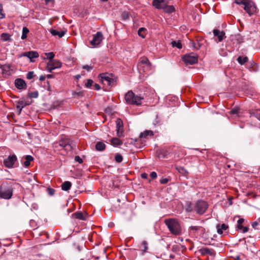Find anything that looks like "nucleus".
<instances>
[{
  "instance_id": "1",
  "label": "nucleus",
  "mask_w": 260,
  "mask_h": 260,
  "mask_svg": "<svg viewBox=\"0 0 260 260\" xmlns=\"http://www.w3.org/2000/svg\"><path fill=\"white\" fill-rule=\"evenodd\" d=\"M75 145L72 140L69 138H63L58 143L53 144V148L55 151L64 150L66 152L71 151Z\"/></svg>"
},
{
  "instance_id": "2",
  "label": "nucleus",
  "mask_w": 260,
  "mask_h": 260,
  "mask_svg": "<svg viewBox=\"0 0 260 260\" xmlns=\"http://www.w3.org/2000/svg\"><path fill=\"white\" fill-rule=\"evenodd\" d=\"M143 98L135 94L132 90H129L125 94L124 100L129 105H140Z\"/></svg>"
},
{
  "instance_id": "3",
  "label": "nucleus",
  "mask_w": 260,
  "mask_h": 260,
  "mask_svg": "<svg viewBox=\"0 0 260 260\" xmlns=\"http://www.w3.org/2000/svg\"><path fill=\"white\" fill-rule=\"evenodd\" d=\"M165 222L172 234L179 235L181 233L180 225L177 220L169 219L165 220Z\"/></svg>"
},
{
  "instance_id": "4",
  "label": "nucleus",
  "mask_w": 260,
  "mask_h": 260,
  "mask_svg": "<svg viewBox=\"0 0 260 260\" xmlns=\"http://www.w3.org/2000/svg\"><path fill=\"white\" fill-rule=\"evenodd\" d=\"M137 66L140 72L149 73L152 70L151 62L145 56L139 58Z\"/></svg>"
},
{
  "instance_id": "5",
  "label": "nucleus",
  "mask_w": 260,
  "mask_h": 260,
  "mask_svg": "<svg viewBox=\"0 0 260 260\" xmlns=\"http://www.w3.org/2000/svg\"><path fill=\"white\" fill-rule=\"evenodd\" d=\"M13 190L11 185L7 183L3 182L0 186V198L6 200L11 198Z\"/></svg>"
},
{
  "instance_id": "6",
  "label": "nucleus",
  "mask_w": 260,
  "mask_h": 260,
  "mask_svg": "<svg viewBox=\"0 0 260 260\" xmlns=\"http://www.w3.org/2000/svg\"><path fill=\"white\" fill-rule=\"evenodd\" d=\"M102 84L107 86H111L116 82L115 79L111 74L103 73L100 75Z\"/></svg>"
},
{
  "instance_id": "7",
  "label": "nucleus",
  "mask_w": 260,
  "mask_h": 260,
  "mask_svg": "<svg viewBox=\"0 0 260 260\" xmlns=\"http://www.w3.org/2000/svg\"><path fill=\"white\" fill-rule=\"evenodd\" d=\"M208 207V203L203 200H198L194 206V211L199 215L203 214Z\"/></svg>"
},
{
  "instance_id": "8",
  "label": "nucleus",
  "mask_w": 260,
  "mask_h": 260,
  "mask_svg": "<svg viewBox=\"0 0 260 260\" xmlns=\"http://www.w3.org/2000/svg\"><path fill=\"white\" fill-rule=\"evenodd\" d=\"M61 62L57 59L49 60L47 63L46 70L48 72L51 73L52 70L60 68L61 67Z\"/></svg>"
},
{
  "instance_id": "9",
  "label": "nucleus",
  "mask_w": 260,
  "mask_h": 260,
  "mask_svg": "<svg viewBox=\"0 0 260 260\" xmlns=\"http://www.w3.org/2000/svg\"><path fill=\"white\" fill-rule=\"evenodd\" d=\"M92 37L90 44L94 47L98 46L104 39L103 34L101 31H98L95 34L93 35Z\"/></svg>"
},
{
  "instance_id": "10",
  "label": "nucleus",
  "mask_w": 260,
  "mask_h": 260,
  "mask_svg": "<svg viewBox=\"0 0 260 260\" xmlns=\"http://www.w3.org/2000/svg\"><path fill=\"white\" fill-rule=\"evenodd\" d=\"M244 9L249 16L254 14L256 11V7L251 0H250L244 7Z\"/></svg>"
},
{
  "instance_id": "11",
  "label": "nucleus",
  "mask_w": 260,
  "mask_h": 260,
  "mask_svg": "<svg viewBox=\"0 0 260 260\" xmlns=\"http://www.w3.org/2000/svg\"><path fill=\"white\" fill-rule=\"evenodd\" d=\"M16 160L17 157L15 155H10L4 159V164L7 168H10L13 166Z\"/></svg>"
},
{
  "instance_id": "12",
  "label": "nucleus",
  "mask_w": 260,
  "mask_h": 260,
  "mask_svg": "<svg viewBox=\"0 0 260 260\" xmlns=\"http://www.w3.org/2000/svg\"><path fill=\"white\" fill-rule=\"evenodd\" d=\"M117 136L120 138L123 137V122L121 119L118 118L116 121Z\"/></svg>"
},
{
  "instance_id": "13",
  "label": "nucleus",
  "mask_w": 260,
  "mask_h": 260,
  "mask_svg": "<svg viewBox=\"0 0 260 260\" xmlns=\"http://www.w3.org/2000/svg\"><path fill=\"white\" fill-rule=\"evenodd\" d=\"M39 56V53L37 52L32 51L24 52L20 55V57L25 56L28 57L31 62H34V58H38Z\"/></svg>"
},
{
  "instance_id": "14",
  "label": "nucleus",
  "mask_w": 260,
  "mask_h": 260,
  "mask_svg": "<svg viewBox=\"0 0 260 260\" xmlns=\"http://www.w3.org/2000/svg\"><path fill=\"white\" fill-rule=\"evenodd\" d=\"M183 60L186 64H193L198 62V58L191 55H185Z\"/></svg>"
},
{
  "instance_id": "15",
  "label": "nucleus",
  "mask_w": 260,
  "mask_h": 260,
  "mask_svg": "<svg viewBox=\"0 0 260 260\" xmlns=\"http://www.w3.org/2000/svg\"><path fill=\"white\" fill-rule=\"evenodd\" d=\"M154 136V133L151 130H145L143 132L140 133L139 136V139L142 141L148 139L149 137H153Z\"/></svg>"
},
{
  "instance_id": "16",
  "label": "nucleus",
  "mask_w": 260,
  "mask_h": 260,
  "mask_svg": "<svg viewBox=\"0 0 260 260\" xmlns=\"http://www.w3.org/2000/svg\"><path fill=\"white\" fill-rule=\"evenodd\" d=\"M166 3V0H153L152 1L153 6L157 9H163Z\"/></svg>"
},
{
  "instance_id": "17",
  "label": "nucleus",
  "mask_w": 260,
  "mask_h": 260,
  "mask_svg": "<svg viewBox=\"0 0 260 260\" xmlns=\"http://www.w3.org/2000/svg\"><path fill=\"white\" fill-rule=\"evenodd\" d=\"M15 85L16 87L19 89H24L26 87L25 81L21 79H16L15 80Z\"/></svg>"
},
{
  "instance_id": "18",
  "label": "nucleus",
  "mask_w": 260,
  "mask_h": 260,
  "mask_svg": "<svg viewBox=\"0 0 260 260\" xmlns=\"http://www.w3.org/2000/svg\"><path fill=\"white\" fill-rule=\"evenodd\" d=\"M214 36L217 37L218 42H221L224 38L225 33L223 31H220L218 29H214L213 31Z\"/></svg>"
},
{
  "instance_id": "19",
  "label": "nucleus",
  "mask_w": 260,
  "mask_h": 260,
  "mask_svg": "<svg viewBox=\"0 0 260 260\" xmlns=\"http://www.w3.org/2000/svg\"><path fill=\"white\" fill-rule=\"evenodd\" d=\"M49 31L52 36H57L59 38L62 37L66 34V31L61 30L60 31H59L57 30H55V29H54L52 28L50 29L49 30Z\"/></svg>"
},
{
  "instance_id": "20",
  "label": "nucleus",
  "mask_w": 260,
  "mask_h": 260,
  "mask_svg": "<svg viewBox=\"0 0 260 260\" xmlns=\"http://www.w3.org/2000/svg\"><path fill=\"white\" fill-rule=\"evenodd\" d=\"M122 143V141L117 138H113L110 140V144L114 147L120 146Z\"/></svg>"
},
{
  "instance_id": "21",
  "label": "nucleus",
  "mask_w": 260,
  "mask_h": 260,
  "mask_svg": "<svg viewBox=\"0 0 260 260\" xmlns=\"http://www.w3.org/2000/svg\"><path fill=\"white\" fill-rule=\"evenodd\" d=\"M164 11L166 13H171L174 12L175 11V9L173 6L168 5L167 3L165 6L164 7L163 9Z\"/></svg>"
},
{
  "instance_id": "22",
  "label": "nucleus",
  "mask_w": 260,
  "mask_h": 260,
  "mask_svg": "<svg viewBox=\"0 0 260 260\" xmlns=\"http://www.w3.org/2000/svg\"><path fill=\"white\" fill-rule=\"evenodd\" d=\"M228 225L224 224V223H223L222 224H218L217 225H216V229H217V233L219 234H222L223 233V231H225L226 230V229H228Z\"/></svg>"
},
{
  "instance_id": "23",
  "label": "nucleus",
  "mask_w": 260,
  "mask_h": 260,
  "mask_svg": "<svg viewBox=\"0 0 260 260\" xmlns=\"http://www.w3.org/2000/svg\"><path fill=\"white\" fill-rule=\"evenodd\" d=\"M72 186V183L70 181H65L61 185V188L63 190L67 191L69 190Z\"/></svg>"
},
{
  "instance_id": "24",
  "label": "nucleus",
  "mask_w": 260,
  "mask_h": 260,
  "mask_svg": "<svg viewBox=\"0 0 260 260\" xmlns=\"http://www.w3.org/2000/svg\"><path fill=\"white\" fill-rule=\"evenodd\" d=\"M25 161L24 162V166L26 167H28L30 166V161H32L34 160V158L31 155H26L25 156Z\"/></svg>"
},
{
  "instance_id": "25",
  "label": "nucleus",
  "mask_w": 260,
  "mask_h": 260,
  "mask_svg": "<svg viewBox=\"0 0 260 260\" xmlns=\"http://www.w3.org/2000/svg\"><path fill=\"white\" fill-rule=\"evenodd\" d=\"M250 117H255L260 120V109L252 111L249 113Z\"/></svg>"
},
{
  "instance_id": "26",
  "label": "nucleus",
  "mask_w": 260,
  "mask_h": 260,
  "mask_svg": "<svg viewBox=\"0 0 260 260\" xmlns=\"http://www.w3.org/2000/svg\"><path fill=\"white\" fill-rule=\"evenodd\" d=\"M105 148L106 145L103 142H99L95 145V149L97 151H103Z\"/></svg>"
},
{
  "instance_id": "27",
  "label": "nucleus",
  "mask_w": 260,
  "mask_h": 260,
  "mask_svg": "<svg viewBox=\"0 0 260 260\" xmlns=\"http://www.w3.org/2000/svg\"><path fill=\"white\" fill-rule=\"evenodd\" d=\"M73 215L76 218L81 220H85L86 217L85 214H83L81 212H77L74 213Z\"/></svg>"
},
{
  "instance_id": "28",
  "label": "nucleus",
  "mask_w": 260,
  "mask_h": 260,
  "mask_svg": "<svg viewBox=\"0 0 260 260\" xmlns=\"http://www.w3.org/2000/svg\"><path fill=\"white\" fill-rule=\"evenodd\" d=\"M169 154V152L168 151L162 149L160 150L159 152V153L158 154V157L159 158L161 157H165Z\"/></svg>"
},
{
  "instance_id": "29",
  "label": "nucleus",
  "mask_w": 260,
  "mask_h": 260,
  "mask_svg": "<svg viewBox=\"0 0 260 260\" xmlns=\"http://www.w3.org/2000/svg\"><path fill=\"white\" fill-rule=\"evenodd\" d=\"M237 60L239 63L243 64L247 62L248 58L247 57L239 56Z\"/></svg>"
},
{
  "instance_id": "30",
  "label": "nucleus",
  "mask_w": 260,
  "mask_h": 260,
  "mask_svg": "<svg viewBox=\"0 0 260 260\" xmlns=\"http://www.w3.org/2000/svg\"><path fill=\"white\" fill-rule=\"evenodd\" d=\"M29 30L26 27H23L22 29V35L21 36V39L22 40H24L27 37V34L28 33Z\"/></svg>"
},
{
  "instance_id": "31",
  "label": "nucleus",
  "mask_w": 260,
  "mask_h": 260,
  "mask_svg": "<svg viewBox=\"0 0 260 260\" xmlns=\"http://www.w3.org/2000/svg\"><path fill=\"white\" fill-rule=\"evenodd\" d=\"M171 44L173 47H176L178 49H181L182 47L181 42L179 41H173L172 42Z\"/></svg>"
},
{
  "instance_id": "32",
  "label": "nucleus",
  "mask_w": 260,
  "mask_h": 260,
  "mask_svg": "<svg viewBox=\"0 0 260 260\" xmlns=\"http://www.w3.org/2000/svg\"><path fill=\"white\" fill-rule=\"evenodd\" d=\"M177 170L181 174L186 175L188 174L187 171L183 167H178L176 168Z\"/></svg>"
},
{
  "instance_id": "33",
  "label": "nucleus",
  "mask_w": 260,
  "mask_h": 260,
  "mask_svg": "<svg viewBox=\"0 0 260 260\" xmlns=\"http://www.w3.org/2000/svg\"><path fill=\"white\" fill-rule=\"evenodd\" d=\"M250 0H235V3L237 5H243L244 7Z\"/></svg>"
},
{
  "instance_id": "34",
  "label": "nucleus",
  "mask_w": 260,
  "mask_h": 260,
  "mask_svg": "<svg viewBox=\"0 0 260 260\" xmlns=\"http://www.w3.org/2000/svg\"><path fill=\"white\" fill-rule=\"evenodd\" d=\"M186 210L187 212H191L194 210V207L193 208L190 202H188L187 203V206L186 208Z\"/></svg>"
},
{
  "instance_id": "35",
  "label": "nucleus",
  "mask_w": 260,
  "mask_h": 260,
  "mask_svg": "<svg viewBox=\"0 0 260 260\" xmlns=\"http://www.w3.org/2000/svg\"><path fill=\"white\" fill-rule=\"evenodd\" d=\"M115 161L119 163V162H121L122 161L123 157H122L121 155H120L119 154H117L115 155Z\"/></svg>"
},
{
  "instance_id": "36",
  "label": "nucleus",
  "mask_w": 260,
  "mask_h": 260,
  "mask_svg": "<svg viewBox=\"0 0 260 260\" xmlns=\"http://www.w3.org/2000/svg\"><path fill=\"white\" fill-rule=\"evenodd\" d=\"M1 38L3 41H6L10 39V36L7 34L3 33L1 35Z\"/></svg>"
},
{
  "instance_id": "37",
  "label": "nucleus",
  "mask_w": 260,
  "mask_h": 260,
  "mask_svg": "<svg viewBox=\"0 0 260 260\" xmlns=\"http://www.w3.org/2000/svg\"><path fill=\"white\" fill-rule=\"evenodd\" d=\"M244 220L243 218H240L237 221V228L239 229H242V224L243 223Z\"/></svg>"
},
{
  "instance_id": "38",
  "label": "nucleus",
  "mask_w": 260,
  "mask_h": 260,
  "mask_svg": "<svg viewBox=\"0 0 260 260\" xmlns=\"http://www.w3.org/2000/svg\"><path fill=\"white\" fill-rule=\"evenodd\" d=\"M142 251L144 252L147 251V250L148 249V247H147V242L146 241H143L142 243Z\"/></svg>"
},
{
  "instance_id": "39",
  "label": "nucleus",
  "mask_w": 260,
  "mask_h": 260,
  "mask_svg": "<svg viewBox=\"0 0 260 260\" xmlns=\"http://www.w3.org/2000/svg\"><path fill=\"white\" fill-rule=\"evenodd\" d=\"M45 54L47 56V58H49L50 60H53L52 59L54 57V54L53 52L45 53Z\"/></svg>"
},
{
  "instance_id": "40",
  "label": "nucleus",
  "mask_w": 260,
  "mask_h": 260,
  "mask_svg": "<svg viewBox=\"0 0 260 260\" xmlns=\"http://www.w3.org/2000/svg\"><path fill=\"white\" fill-rule=\"evenodd\" d=\"M45 2L46 4L49 5L50 7H52L54 6V0H45Z\"/></svg>"
},
{
  "instance_id": "41",
  "label": "nucleus",
  "mask_w": 260,
  "mask_h": 260,
  "mask_svg": "<svg viewBox=\"0 0 260 260\" xmlns=\"http://www.w3.org/2000/svg\"><path fill=\"white\" fill-rule=\"evenodd\" d=\"M34 76V73L32 71H29L27 73L26 78L27 79H31Z\"/></svg>"
},
{
  "instance_id": "42",
  "label": "nucleus",
  "mask_w": 260,
  "mask_h": 260,
  "mask_svg": "<svg viewBox=\"0 0 260 260\" xmlns=\"http://www.w3.org/2000/svg\"><path fill=\"white\" fill-rule=\"evenodd\" d=\"M29 96L31 98H36L38 96V92L29 93Z\"/></svg>"
},
{
  "instance_id": "43",
  "label": "nucleus",
  "mask_w": 260,
  "mask_h": 260,
  "mask_svg": "<svg viewBox=\"0 0 260 260\" xmlns=\"http://www.w3.org/2000/svg\"><path fill=\"white\" fill-rule=\"evenodd\" d=\"M92 83H93V81L91 79H88L87 81V82L85 83V86L86 87L89 88V87H91Z\"/></svg>"
},
{
  "instance_id": "44",
  "label": "nucleus",
  "mask_w": 260,
  "mask_h": 260,
  "mask_svg": "<svg viewBox=\"0 0 260 260\" xmlns=\"http://www.w3.org/2000/svg\"><path fill=\"white\" fill-rule=\"evenodd\" d=\"M169 179L167 178H162L160 180V183L162 184L167 183L169 182Z\"/></svg>"
},
{
  "instance_id": "45",
  "label": "nucleus",
  "mask_w": 260,
  "mask_h": 260,
  "mask_svg": "<svg viewBox=\"0 0 260 260\" xmlns=\"http://www.w3.org/2000/svg\"><path fill=\"white\" fill-rule=\"evenodd\" d=\"M47 191L49 195L53 196L54 194L55 190L51 188H48Z\"/></svg>"
},
{
  "instance_id": "46",
  "label": "nucleus",
  "mask_w": 260,
  "mask_h": 260,
  "mask_svg": "<svg viewBox=\"0 0 260 260\" xmlns=\"http://www.w3.org/2000/svg\"><path fill=\"white\" fill-rule=\"evenodd\" d=\"M82 68L87 70V71H90L93 69V67L88 65H85L83 66Z\"/></svg>"
},
{
  "instance_id": "47",
  "label": "nucleus",
  "mask_w": 260,
  "mask_h": 260,
  "mask_svg": "<svg viewBox=\"0 0 260 260\" xmlns=\"http://www.w3.org/2000/svg\"><path fill=\"white\" fill-rule=\"evenodd\" d=\"M203 251L205 252V253L209 254L210 255H212L213 254V251L212 250L205 248L203 249Z\"/></svg>"
},
{
  "instance_id": "48",
  "label": "nucleus",
  "mask_w": 260,
  "mask_h": 260,
  "mask_svg": "<svg viewBox=\"0 0 260 260\" xmlns=\"http://www.w3.org/2000/svg\"><path fill=\"white\" fill-rule=\"evenodd\" d=\"M75 160L76 161L79 162V164H81L83 162L82 158L79 156H76L75 157Z\"/></svg>"
},
{
  "instance_id": "49",
  "label": "nucleus",
  "mask_w": 260,
  "mask_h": 260,
  "mask_svg": "<svg viewBox=\"0 0 260 260\" xmlns=\"http://www.w3.org/2000/svg\"><path fill=\"white\" fill-rule=\"evenodd\" d=\"M4 17L5 15L3 13V6L0 4V19L3 18Z\"/></svg>"
},
{
  "instance_id": "50",
  "label": "nucleus",
  "mask_w": 260,
  "mask_h": 260,
  "mask_svg": "<svg viewBox=\"0 0 260 260\" xmlns=\"http://www.w3.org/2000/svg\"><path fill=\"white\" fill-rule=\"evenodd\" d=\"M201 227L198 226H191L189 228L190 231H198L199 230Z\"/></svg>"
},
{
  "instance_id": "51",
  "label": "nucleus",
  "mask_w": 260,
  "mask_h": 260,
  "mask_svg": "<svg viewBox=\"0 0 260 260\" xmlns=\"http://www.w3.org/2000/svg\"><path fill=\"white\" fill-rule=\"evenodd\" d=\"M151 179H155L157 177V174L155 172H152L150 174Z\"/></svg>"
},
{
  "instance_id": "52",
  "label": "nucleus",
  "mask_w": 260,
  "mask_h": 260,
  "mask_svg": "<svg viewBox=\"0 0 260 260\" xmlns=\"http://www.w3.org/2000/svg\"><path fill=\"white\" fill-rule=\"evenodd\" d=\"M144 30H145V28H142V27L139 28V29L138 30V35L140 36H141L142 38H144V36L142 34H141V32H142V31H144Z\"/></svg>"
},
{
  "instance_id": "53",
  "label": "nucleus",
  "mask_w": 260,
  "mask_h": 260,
  "mask_svg": "<svg viewBox=\"0 0 260 260\" xmlns=\"http://www.w3.org/2000/svg\"><path fill=\"white\" fill-rule=\"evenodd\" d=\"M259 224L258 221H254L252 223V226L254 229H256V227Z\"/></svg>"
},
{
  "instance_id": "54",
  "label": "nucleus",
  "mask_w": 260,
  "mask_h": 260,
  "mask_svg": "<svg viewBox=\"0 0 260 260\" xmlns=\"http://www.w3.org/2000/svg\"><path fill=\"white\" fill-rule=\"evenodd\" d=\"M93 86L96 90H100L101 89V86L99 84L95 83L93 85Z\"/></svg>"
},
{
  "instance_id": "55",
  "label": "nucleus",
  "mask_w": 260,
  "mask_h": 260,
  "mask_svg": "<svg viewBox=\"0 0 260 260\" xmlns=\"http://www.w3.org/2000/svg\"><path fill=\"white\" fill-rule=\"evenodd\" d=\"M242 232H243V233H245L247 232H248V228L247 227H246V226H244V227H243V226H242Z\"/></svg>"
},
{
  "instance_id": "56",
  "label": "nucleus",
  "mask_w": 260,
  "mask_h": 260,
  "mask_svg": "<svg viewBox=\"0 0 260 260\" xmlns=\"http://www.w3.org/2000/svg\"><path fill=\"white\" fill-rule=\"evenodd\" d=\"M141 176L142 178L147 179L148 175L146 173H142Z\"/></svg>"
},
{
  "instance_id": "57",
  "label": "nucleus",
  "mask_w": 260,
  "mask_h": 260,
  "mask_svg": "<svg viewBox=\"0 0 260 260\" xmlns=\"http://www.w3.org/2000/svg\"><path fill=\"white\" fill-rule=\"evenodd\" d=\"M238 112V110L236 109H233L231 110V113L232 114H237Z\"/></svg>"
},
{
  "instance_id": "58",
  "label": "nucleus",
  "mask_w": 260,
  "mask_h": 260,
  "mask_svg": "<svg viewBox=\"0 0 260 260\" xmlns=\"http://www.w3.org/2000/svg\"><path fill=\"white\" fill-rule=\"evenodd\" d=\"M39 80L41 81H43L45 80V76L43 75H41L39 77Z\"/></svg>"
},
{
  "instance_id": "59",
  "label": "nucleus",
  "mask_w": 260,
  "mask_h": 260,
  "mask_svg": "<svg viewBox=\"0 0 260 260\" xmlns=\"http://www.w3.org/2000/svg\"><path fill=\"white\" fill-rule=\"evenodd\" d=\"M46 77L48 79L53 78V75H51V74H48V75H47Z\"/></svg>"
},
{
  "instance_id": "60",
  "label": "nucleus",
  "mask_w": 260,
  "mask_h": 260,
  "mask_svg": "<svg viewBox=\"0 0 260 260\" xmlns=\"http://www.w3.org/2000/svg\"><path fill=\"white\" fill-rule=\"evenodd\" d=\"M235 260H240V256H238L235 258Z\"/></svg>"
},
{
  "instance_id": "61",
  "label": "nucleus",
  "mask_w": 260,
  "mask_h": 260,
  "mask_svg": "<svg viewBox=\"0 0 260 260\" xmlns=\"http://www.w3.org/2000/svg\"><path fill=\"white\" fill-rule=\"evenodd\" d=\"M256 221H258V223H260V217H259L257 220H256Z\"/></svg>"
},
{
  "instance_id": "62",
  "label": "nucleus",
  "mask_w": 260,
  "mask_h": 260,
  "mask_svg": "<svg viewBox=\"0 0 260 260\" xmlns=\"http://www.w3.org/2000/svg\"><path fill=\"white\" fill-rule=\"evenodd\" d=\"M76 77V78L78 79L80 77V75H77Z\"/></svg>"
},
{
  "instance_id": "63",
  "label": "nucleus",
  "mask_w": 260,
  "mask_h": 260,
  "mask_svg": "<svg viewBox=\"0 0 260 260\" xmlns=\"http://www.w3.org/2000/svg\"><path fill=\"white\" fill-rule=\"evenodd\" d=\"M102 1H103V2H107V1H108V0H102Z\"/></svg>"
},
{
  "instance_id": "64",
  "label": "nucleus",
  "mask_w": 260,
  "mask_h": 260,
  "mask_svg": "<svg viewBox=\"0 0 260 260\" xmlns=\"http://www.w3.org/2000/svg\"><path fill=\"white\" fill-rule=\"evenodd\" d=\"M17 108H19V109H20V106H17Z\"/></svg>"
}]
</instances>
